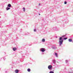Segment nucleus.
I'll use <instances>...</instances> for the list:
<instances>
[{
  "instance_id": "1",
  "label": "nucleus",
  "mask_w": 73,
  "mask_h": 73,
  "mask_svg": "<svg viewBox=\"0 0 73 73\" xmlns=\"http://www.w3.org/2000/svg\"><path fill=\"white\" fill-rule=\"evenodd\" d=\"M62 37H60L59 38V45L60 46H61V45L62 44V43L63 42V40L62 39Z\"/></svg>"
},
{
  "instance_id": "2",
  "label": "nucleus",
  "mask_w": 73,
  "mask_h": 73,
  "mask_svg": "<svg viewBox=\"0 0 73 73\" xmlns=\"http://www.w3.org/2000/svg\"><path fill=\"white\" fill-rule=\"evenodd\" d=\"M40 50L42 52H45V49L43 48H42Z\"/></svg>"
},
{
  "instance_id": "3",
  "label": "nucleus",
  "mask_w": 73,
  "mask_h": 73,
  "mask_svg": "<svg viewBox=\"0 0 73 73\" xmlns=\"http://www.w3.org/2000/svg\"><path fill=\"white\" fill-rule=\"evenodd\" d=\"M52 66L51 65H50L48 66V68L50 70L51 69H52Z\"/></svg>"
},
{
  "instance_id": "4",
  "label": "nucleus",
  "mask_w": 73,
  "mask_h": 73,
  "mask_svg": "<svg viewBox=\"0 0 73 73\" xmlns=\"http://www.w3.org/2000/svg\"><path fill=\"white\" fill-rule=\"evenodd\" d=\"M15 73H18L19 72V70H15Z\"/></svg>"
},
{
  "instance_id": "5",
  "label": "nucleus",
  "mask_w": 73,
  "mask_h": 73,
  "mask_svg": "<svg viewBox=\"0 0 73 73\" xmlns=\"http://www.w3.org/2000/svg\"><path fill=\"white\" fill-rule=\"evenodd\" d=\"M16 49H17V48H13V50L14 51H15V50H16Z\"/></svg>"
},
{
  "instance_id": "6",
  "label": "nucleus",
  "mask_w": 73,
  "mask_h": 73,
  "mask_svg": "<svg viewBox=\"0 0 73 73\" xmlns=\"http://www.w3.org/2000/svg\"><path fill=\"white\" fill-rule=\"evenodd\" d=\"M8 7H11V5L10 4H9L8 5Z\"/></svg>"
},
{
  "instance_id": "7",
  "label": "nucleus",
  "mask_w": 73,
  "mask_h": 73,
  "mask_svg": "<svg viewBox=\"0 0 73 73\" xmlns=\"http://www.w3.org/2000/svg\"><path fill=\"white\" fill-rule=\"evenodd\" d=\"M68 40L69 42H72V40L71 39H69Z\"/></svg>"
},
{
  "instance_id": "8",
  "label": "nucleus",
  "mask_w": 73,
  "mask_h": 73,
  "mask_svg": "<svg viewBox=\"0 0 73 73\" xmlns=\"http://www.w3.org/2000/svg\"><path fill=\"white\" fill-rule=\"evenodd\" d=\"M27 71L28 72H30L31 71V69L29 68H28L27 69Z\"/></svg>"
},
{
  "instance_id": "9",
  "label": "nucleus",
  "mask_w": 73,
  "mask_h": 73,
  "mask_svg": "<svg viewBox=\"0 0 73 73\" xmlns=\"http://www.w3.org/2000/svg\"><path fill=\"white\" fill-rule=\"evenodd\" d=\"M55 54L56 55V57H58V54H57V53H55Z\"/></svg>"
},
{
  "instance_id": "10",
  "label": "nucleus",
  "mask_w": 73,
  "mask_h": 73,
  "mask_svg": "<svg viewBox=\"0 0 73 73\" xmlns=\"http://www.w3.org/2000/svg\"><path fill=\"white\" fill-rule=\"evenodd\" d=\"M10 8H9V7H7L6 8V9L7 11H8V10H9V9H10Z\"/></svg>"
},
{
  "instance_id": "11",
  "label": "nucleus",
  "mask_w": 73,
  "mask_h": 73,
  "mask_svg": "<svg viewBox=\"0 0 73 73\" xmlns=\"http://www.w3.org/2000/svg\"><path fill=\"white\" fill-rule=\"evenodd\" d=\"M23 11L24 12H25V8L23 7Z\"/></svg>"
},
{
  "instance_id": "12",
  "label": "nucleus",
  "mask_w": 73,
  "mask_h": 73,
  "mask_svg": "<svg viewBox=\"0 0 73 73\" xmlns=\"http://www.w3.org/2000/svg\"><path fill=\"white\" fill-rule=\"evenodd\" d=\"M42 42H44L45 41V39H42Z\"/></svg>"
},
{
  "instance_id": "13",
  "label": "nucleus",
  "mask_w": 73,
  "mask_h": 73,
  "mask_svg": "<svg viewBox=\"0 0 73 73\" xmlns=\"http://www.w3.org/2000/svg\"><path fill=\"white\" fill-rule=\"evenodd\" d=\"M67 38H64V40H66V39H67Z\"/></svg>"
},
{
  "instance_id": "14",
  "label": "nucleus",
  "mask_w": 73,
  "mask_h": 73,
  "mask_svg": "<svg viewBox=\"0 0 73 73\" xmlns=\"http://www.w3.org/2000/svg\"><path fill=\"white\" fill-rule=\"evenodd\" d=\"M66 3H67V2H66V1H65L64 3V4H66Z\"/></svg>"
},
{
  "instance_id": "15",
  "label": "nucleus",
  "mask_w": 73,
  "mask_h": 73,
  "mask_svg": "<svg viewBox=\"0 0 73 73\" xmlns=\"http://www.w3.org/2000/svg\"><path fill=\"white\" fill-rule=\"evenodd\" d=\"M50 73H54V72H52V71H50Z\"/></svg>"
},
{
  "instance_id": "16",
  "label": "nucleus",
  "mask_w": 73,
  "mask_h": 73,
  "mask_svg": "<svg viewBox=\"0 0 73 73\" xmlns=\"http://www.w3.org/2000/svg\"><path fill=\"white\" fill-rule=\"evenodd\" d=\"M34 32H36V29H34Z\"/></svg>"
},
{
  "instance_id": "17",
  "label": "nucleus",
  "mask_w": 73,
  "mask_h": 73,
  "mask_svg": "<svg viewBox=\"0 0 73 73\" xmlns=\"http://www.w3.org/2000/svg\"><path fill=\"white\" fill-rule=\"evenodd\" d=\"M54 62H56V60H54Z\"/></svg>"
},
{
  "instance_id": "18",
  "label": "nucleus",
  "mask_w": 73,
  "mask_h": 73,
  "mask_svg": "<svg viewBox=\"0 0 73 73\" xmlns=\"http://www.w3.org/2000/svg\"><path fill=\"white\" fill-rule=\"evenodd\" d=\"M66 62H68V60H66Z\"/></svg>"
},
{
  "instance_id": "19",
  "label": "nucleus",
  "mask_w": 73,
  "mask_h": 73,
  "mask_svg": "<svg viewBox=\"0 0 73 73\" xmlns=\"http://www.w3.org/2000/svg\"><path fill=\"white\" fill-rule=\"evenodd\" d=\"M62 37H65V36H62Z\"/></svg>"
},
{
  "instance_id": "20",
  "label": "nucleus",
  "mask_w": 73,
  "mask_h": 73,
  "mask_svg": "<svg viewBox=\"0 0 73 73\" xmlns=\"http://www.w3.org/2000/svg\"><path fill=\"white\" fill-rule=\"evenodd\" d=\"M39 15H40V14H39Z\"/></svg>"
},
{
  "instance_id": "21",
  "label": "nucleus",
  "mask_w": 73,
  "mask_h": 73,
  "mask_svg": "<svg viewBox=\"0 0 73 73\" xmlns=\"http://www.w3.org/2000/svg\"><path fill=\"white\" fill-rule=\"evenodd\" d=\"M39 5H40V3L39 4Z\"/></svg>"
}]
</instances>
